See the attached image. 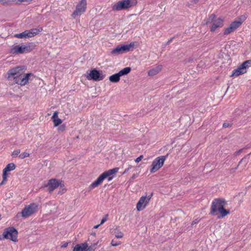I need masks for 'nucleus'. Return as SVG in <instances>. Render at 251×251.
Wrapping results in <instances>:
<instances>
[{"instance_id":"a211bd4d","label":"nucleus","mask_w":251,"mask_h":251,"mask_svg":"<svg viewBox=\"0 0 251 251\" xmlns=\"http://www.w3.org/2000/svg\"><path fill=\"white\" fill-rule=\"evenodd\" d=\"M105 178H106V177L103 173L98 177V178L94 182H93L90 185V187L91 188H94L98 186L100 184L102 183L103 180Z\"/></svg>"},{"instance_id":"cd10ccee","label":"nucleus","mask_w":251,"mask_h":251,"mask_svg":"<svg viewBox=\"0 0 251 251\" xmlns=\"http://www.w3.org/2000/svg\"><path fill=\"white\" fill-rule=\"evenodd\" d=\"M118 170H119L118 168H115L109 170L107 171H105V172H103V174L105 175V176L107 178L108 176H111L113 174L118 172Z\"/></svg>"},{"instance_id":"ddd939ff","label":"nucleus","mask_w":251,"mask_h":251,"mask_svg":"<svg viewBox=\"0 0 251 251\" xmlns=\"http://www.w3.org/2000/svg\"><path fill=\"white\" fill-rule=\"evenodd\" d=\"M241 25V22H237L236 21L232 22L229 26L225 29L224 31L225 35H227L231 32H233L234 30L236 29L238 27H239Z\"/></svg>"},{"instance_id":"4d7b16f0","label":"nucleus","mask_w":251,"mask_h":251,"mask_svg":"<svg viewBox=\"0 0 251 251\" xmlns=\"http://www.w3.org/2000/svg\"><path fill=\"white\" fill-rule=\"evenodd\" d=\"M100 225V224L96 225V226H94V228H97Z\"/></svg>"},{"instance_id":"e433bc0d","label":"nucleus","mask_w":251,"mask_h":251,"mask_svg":"<svg viewBox=\"0 0 251 251\" xmlns=\"http://www.w3.org/2000/svg\"><path fill=\"white\" fill-rule=\"evenodd\" d=\"M114 234L116 238H121L123 237L124 234L122 232H116V231L114 232Z\"/></svg>"},{"instance_id":"423d86ee","label":"nucleus","mask_w":251,"mask_h":251,"mask_svg":"<svg viewBox=\"0 0 251 251\" xmlns=\"http://www.w3.org/2000/svg\"><path fill=\"white\" fill-rule=\"evenodd\" d=\"M38 204L32 203L26 206L21 212L22 216L26 218L35 213L37 210Z\"/></svg>"},{"instance_id":"2eb2a0df","label":"nucleus","mask_w":251,"mask_h":251,"mask_svg":"<svg viewBox=\"0 0 251 251\" xmlns=\"http://www.w3.org/2000/svg\"><path fill=\"white\" fill-rule=\"evenodd\" d=\"M250 154H251V152L244 156L239 162L238 164L237 165V167H239L240 166H241L242 170H244L247 167L248 164L249 162V155Z\"/></svg>"},{"instance_id":"4be33fe9","label":"nucleus","mask_w":251,"mask_h":251,"mask_svg":"<svg viewBox=\"0 0 251 251\" xmlns=\"http://www.w3.org/2000/svg\"><path fill=\"white\" fill-rule=\"evenodd\" d=\"M245 73H246V70H244L242 68V67L240 65V66L238 68H237L233 71L232 73L230 76H237L240 75L244 74Z\"/></svg>"},{"instance_id":"6ab92c4d","label":"nucleus","mask_w":251,"mask_h":251,"mask_svg":"<svg viewBox=\"0 0 251 251\" xmlns=\"http://www.w3.org/2000/svg\"><path fill=\"white\" fill-rule=\"evenodd\" d=\"M224 20L222 18H219L212 25L210 30L212 32L215 31L218 27L223 25Z\"/></svg>"},{"instance_id":"58836bf2","label":"nucleus","mask_w":251,"mask_h":251,"mask_svg":"<svg viewBox=\"0 0 251 251\" xmlns=\"http://www.w3.org/2000/svg\"><path fill=\"white\" fill-rule=\"evenodd\" d=\"M20 153V150H15L12 154V156L13 157H16L19 153Z\"/></svg>"},{"instance_id":"f3484780","label":"nucleus","mask_w":251,"mask_h":251,"mask_svg":"<svg viewBox=\"0 0 251 251\" xmlns=\"http://www.w3.org/2000/svg\"><path fill=\"white\" fill-rule=\"evenodd\" d=\"M105 178H106V177L103 173L98 177V178L94 182H93L90 185V187L91 188H94L98 186L100 184L102 183L103 180Z\"/></svg>"},{"instance_id":"0eeeda50","label":"nucleus","mask_w":251,"mask_h":251,"mask_svg":"<svg viewBox=\"0 0 251 251\" xmlns=\"http://www.w3.org/2000/svg\"><path fill=\"white\" fill-rule=\"evenodd\" d=\"M86 0H81L76 5L75 10L72 14V16L75 18L77 16L81 15L86 9Z\"/></svg>"},{"instance_id":"f257e3e1","label":"nucleus","mask_w":251,"mask_h":251,"mask_svg":"<svg viewBox=\"0 0 251 251\" xmlns=\"http://www.w3.org/2000/svg\"><path fill=\"white\" fill-rule=\"evenodd\" d=\"M226 201L224 199L218 198L215 199L211 204L210 214L212 215H217L219 212L222 217H224L229 213V210L225 209V206Z\"/></svg>"},{"instance_id":"f8f14e48","label":"nucleus","mask_w":251,"mask_h":251,"mask_svg":"<svg viewBox=\"0 0 251 251\" xmlns=\"http://www.w3.org/2000/svg\"><path fill=\"white\" fill-rule=\"evenodd\" d=\"M61 182L60 180L52 178L49 180L46 186L48 187L49 191L51 192L57 188Z\"/></svg>"},{"instance_id":"393cba45","label":"nucleus","mask_w":251,"mask_h":251,"mask_svg":"<svg viewBox=\"0 0 251 251\" xmlns=\"http://www.w3.org/2000/svg\"><path fill=\"white\" fill-rule=\"evenodd\" d=\"M42 30V28H32L29 30H27V32H28L29 37L30 38V37L34 36L35 35H36Z\"/></svg>"},{"instance_id":"603ef678","label":"nucleus","mask_w":251,"mask_h":251,"mask_svg":"<svg viewBox=\"0 0 251 251\" xmlns=\"http://www.w3.org/2000/svg\"><path fill=\"white\" fill-rule=\"evenodd\" d=\"M13 1H16V2H24V0H13Z\"/></svg>"},{"instance_id":"f03ea898","label":"nucleus","mask_w":251,"mask_h":251,"mask_svg":"<svg viewBox=\"0 0 251 251\" xmlns=\"http://www.w3.org/2000/svg\"><path fill=\"white\" fill-rule=\"evenodd\" d=\"M137 3L136 0H123L116 3L112 8L113 10L120 11L134 6Z\"/></svg>"},{"instance_id":"c9c22d12","label":"nucleus","mask_w":251,"mask_h":251,"mask_svg":"<svg viewBox=\"0 0 251 251\" xmlns=\"http://www.w3.org/2000/svg\"><path fill=\"white\" fill-rule=\"evenodd\" d=\"M29 156V153H27L26 152H22L21 154H20L19 157L21 159H24L25 157H28Z\"/></svg>"},{"instance_id":"412c9836","label":"nucleus","mask_w":251,"mask_h":251,"mask_svg":"<svg viewBox=\"0 0 251 251\" xmlns=\"http://www.w3.org/2000/svg\"><path fill=\"white\" fill-rule=\"evenodd\" d=\"M51 119H52L53 122L54 123V126L55 127L58 126L62 122V120L58 118V112L57 111L54 112Z\"/></svg>"},{"instance_id":"6e6d98bb","label":"nucleus","mask_w":251,"mask_h":251,"mask_svg":"<svg viewBox=\"0 0 251 251\" xmlns=\"http://www.w3.org/2000/svg\"><path fill=\"white\" fill-rule=\"evenodd\" d=\"M4 239H5V238L3 237V235H2V236H0V240H2Z\"/></svg>"},{"instance_id":"2f4dec72","label":"nucleus","mask_w":251,"mask_h":251,"mask_svg":"<svg viewBox=\"0 0 251 251\" xmlns=\"http://www.w3.org/2000/svg\"><path fill=\"white\" fill-rule=\"evenodd\" d=\"M100 240H98L96 242L91 244V245L86 249L85 251H95L97 248V246L99 243Z\"/></svg>"},{"instance_id":"39448f33","label":"nucleus","mask_w":251,"mask_h":251,"mask_svg":"<svg viewBox=\"0 0 251 251\" xmlns=\"http://www.w3.org/2000/svg\"><path fill=\"white\" fill-rule=\"evenodd\" d=\"M18 231L14 227H9L5 228L3 232V237L6 239L16 242H17Z\"/></svg>"},{"instance_id":"aec40b11","label":"nucleus","mask_w":251,"mask_h":251,"mask_svg":"<svg viewBox=\"0 0 251 251\" xmlns=\"http://www.w3.org/2000/svg\"><path fill=\"white\" fill-rule=\"evenodd\" d=\"M12 54H22L25 53L23 45H16L13 47L10 51Z\"/></svg>"},{"instance_id":"1a4fd4ad","label":"nucleus","mask_w":251,"mask_h":251,"mask_svg":"<svg viewBox=\"0 0 251 251\" xmlns=\"http://www.w3.org/2000/svg\"><path fill=\"white\" fill-rule=\"evenodd\" d=\"M152 196V193H151V195L149 196L148 197H147L146 196L141 197L137 203V210L138 211H141L143 208H144L146 205L149 203Z\"/></svg>"},{"instance_id":"f704fd0d","label":"nucleus","mask_w":251,"mask_h":251,"mask_svg":"<svg viewBox=\"0 0 251 251\" xmlns=\"http://www.w3.org/2000/svg\"><path fill=\"white\" fill-rule=\"evenodd\" d=\"M11 2H13V0H0V4L2 5H7Z\"/></svg>"},{"instance_id":"c756f323","label":"nucleus","mask_w":251,"mask_h":251,"mask_svg":"<svg viewBox=\"0 0 251 251\" xmlns=\"http://www.w3.org/2000/svg\"><path fill=\"white\" fill-rule=\"evenodd\" d=\"M139 44L137 42H131L129 44L126 45V47H127V51H129L131 50H133V49L136 48L138 47Z\"/></svg>"},{"instance_id":"7ed1b4c3","label":"nucleus","mask_w":251,"mask_h":251,"mask_svg":"<svg viewBox=\"0 0 251 251\" xmlns=\"http://www.w3.org/2000/svg\"><path fill=\"white\" fill-rule=\"evenodd\" d=\"M25 66H17L14 68L10 69L7 73L5 78L9 81H15L18 78L20 75L23 73V70L25 69Z\"/></svg>"},{"instance_id":"6e6552de","label":"nucleus","mask_w":251,"mask_h":251,"mask_svg":"<svg viewBox=\"0 0 251 251\" xmlns=\"http://www.w3.org/2000/svg\"><path fill=\"white\" fill-rule=\"evenodd\" d=\"M105 77V75L103 74L102 71L93 69L90 71L89 76H87V78L89 80L98 81L103 79Z\"/></svg>"},{"instance_id":"5fc2aeb1","label":"nucleus","mask_w":251,"mask_h":251,"mask_svg":"<svg viewBox=\"0 0 251 251\" xmlns=\"http://www.w3.org/2000/svg\"><path fill=\"white\" fill-rule=\"evenodd\" d=\"M107 179H108V180L109 181H110V180H111L112 179L113 177H112V176H108V177H107Z\"/></svg>"},{"instance_id":"5701e85b","label":"nucleus","mask_w":251,"mask_h":251,"mask_svg":"<svg viewBox=\"0 0 251 251\" xmlns=\"http://www.w3.org/2000/svg\"><path fill=\"white\" fill-rule=\"evenodd\" d=\"M87 248L88 244L87 243L77 244L74 248L73 251H85Z\"/></svg>"},{"instance_id":"c03bdc74","label":"nucleus","mask_w":251,"mask_h":251,"mask_svg":"<svg viewBox=\"0 0 251 251\" xmlns=\"http://www.w3.org/2000/svg\"><path fill=\"white\" fill-rule=\"evenodd\" d=\"M143 158V155H140L139 157H137V158L135 159V161L136 162H137V163H138V162H139L142 160V159Z\"/></svg>"},{"instance_id":"bf43d9fd","label":"nucleus","mask_w":251,"mask_h":251,"mask_svg":"<svg viewBox=\"0 0 251 251\" xmlns=\"http://www.w3.org/2000/svg\"><path fill=\"white\" fill-rule=\"evenodd\" d=\"M91 235H92L93 236H96V233L95 232H93L91 233Z\"/></svg>"},{"instance_id":"c85d7f7f","label":"nucleus","mask_w":251,"mask_h":251,"mask_svg":"<svg viewBox=\"0 0 251 251\" xmlns=\"http://www.w3.org/2000/svg\"><path fill=\"white\" fill-rule=\"evenodd\" d=\"M131 69L130 67H126V68H124L123 69H122V70L118 72V74L120 76L125 75H126L128 74H129L130 73V72L131 71Z\"/></svg>"},{"instance_id":"9b49d317","label":"nucleus","mask_w":251,"mask_h":251,"mask_svg":"<svg viewBox=\"0 0 251 251\" xmlns=\"http://www.w3.org/2000/svg\"><path fill=\"white\" fill-rule=\"evenodd\" d=\"M31 75V73H27L24 75H23V73H21V75H20L18 78L14 83V84H18L19 85L23 86L25 85L29 79V76Z\"/></svg>"},{"instance_id":"473e14b6","label":"nucleus","mask_w":251,"mask_h":251,"mask_svg":"<svg viewBox=\"0 0 251 251\" xmlns=\"http://www.w3.org/2000/svg\"><path fill=\"white\" fill-rule=\"evenodd\" d=\"M242 68L246 70V69L250 66H251V60H248L244 61L240 65Z\"/></svg>"},{"instance_id":"3c124183","label":"nucleus","mask_w":251,"mask_h":251,"mask_svg":"<svg viewBox=\"0 0 251 251\" xmlns=\"http://www.w3.org/2000/svg\"><path fill=\"white\" fill-rule=\"evenodd\" d=\"M130 168H131V167H128V168L125 169V171L124 172V174H125V173L128 172Z\"/></svg>"},{"instance_id":"20e7f679","label":"nucleus","mask_w":251,"mask_h":251,"mask_svg":"<svg viewBox=\"0 0 251 251\" xmlns=\"http://www.w3.org/2000/svg\"><path fill=\"white\" fill-rule=\"evenodd\" d=\"M168 156V154H167L166 155H162L156 157L152 162L151 173H153L161 168L163 166L164 161Z\"/></svg>"},{"instance_id":"bb28decb","label":"nucleus","mask_w":251,"mask_h":251,"mask_svg":"<svg viewBox=\"0 0 251 251\" xmlns=\"http://www.w3.org/2000/svg\"><path fill=\"white\" fill-rule=\"evenodd\" d=\"M120 77L121 76H120L118 73L110 76L109 77V81L111 82L116 83L120 81Z\"/></svg>"},{"instance_id":"a878e982","label":"nucleus","mask_w":251,"mask_h":251,"mask_svg":"<svg viewBox=\"0 0 251 251\" xmlns=\"http://www.w3.org/2000/svg\"><path fill=\"white\" fill-rule=\"evenodd\" d=\"M25 52H29L32 50L35 47V44L29 43L27 44L23 45Z\"/></svg>"},{"instance_id":"37998d69","label":"nucleus","mask_w":251,"mask_h":251,"mask_svg":"<svg viewBox=\"0 0 251 251\" xmlns=\"http://www.w3.org/2000/svg\"><path fill=\"white\" fill-rule=\"evenodd\" d=\"M108 216L107 214L105 215V217H103L102 220H101L100 223V225L103 224L107 220V216Z\"/></svg>"},{"instance_id":"9d476101","label":"nucleus","mask_w":251,"mask_h":251,"mask_svg":"<svg viewBox=\"0 0 251 251\" xmlns=\"http://www.w3.org/2000/svg\"><path fill=\"white\" fill-rule=\"evenodd\" d=\"M16 168V165L13 163L7 164L5 168L3 170L2 181L0 183V185L4 184L7 180V172L14 170Z\"/></svg>"},{"instance_id":"4c0bfd02","label":"nucleus","mask_w":251,"mask_h":251,"mask_svg":"<svg viewBox=\"0 0 251 251\" xmlns=\"http://www.w3.org/2000/svg\"><path fill=\"white\" fill-rule=\"evenodd\" d=\"M66 126L65 125H62L58 128V131L59 132H63L65 130Z\"/></svg>"},{"instance_id":"4468645a","label":"nucleus","mask_w":251,"mask_h":251,"mask_svg":"<svg viewBox=\"0 0 251 251\" xmlns=\"http://www.w3.org/2000/svg\"><path fill=\"white\" fill-rule=\"evenodd\" d=\"M127 47H126V45H122L121 46H118L111 51L112 54H119L128 51Z\"/></svg>"},{"instance_id":"a19ab883","label":"nucleus","mask_w":251,"mask_h":251,"mask_svg":"<svg viewBox=\"0 0 251 251\" xmlns=\"http://www.w3.org/2000/svg\"><path fill=\"white\" fill-rule=\"evenodd\" d=\"M120 242L118 243L117 242L115 241L114 240H112L111 242V246H114V247H116V246L120 245Z\"/></svg>"},{"instance_id":"09e8293b","label":"nucleus","mask_w":251,"mask_h":251,"mask_svg":"<svg viewBox=\"0 0 251 251\" xmlns=\"http://www.w3.org/2000/svg\"><path fill=\"white\" fill-rule=\"evenodd\" d=\"M68 245V243L67 242H65L61 245V248H66L67 247Z\"/></svg>"},{"instance_id":"13d9d810","label":"nucleus","mask_w":251,"mask_h":251,"mask_svg":"<svg viewBox=\"0 0 251 251\" xmlns=\"http://www.w3.org/2000/svg\"><path fill=\"white\" fill-rule=\"evenodd\" d=\"M199 0H193V2L195 3H197Z\"/></svg>"},{"instance_id":"72a5a7b5","label":"nucleus","mask_w":251,"mask_h":251,"mask_svg":"<svg viewBox=\"0 0 251 251\" xmlns=\"http://www.w3.org/2000/svg\"><path fill=\"white\" fill-rule=\"evenodd\" d=\"M216 15L214 14L210 15L207 20L206 24L207 25L208 23L212 22L216 18Z\"/></svg>"},{"instance_id":"864d4df0","label":"nucleus","mask_w":251,"mask_h":251,"mask_svg":"<svg viewBox=\"0 0 251 251\" xmlns=\"http://www.w3.org/2000/svg\"><path fill=\"white\" fill-rule=\"evenodd\" d=\"M136 176H137L136 175L133 174L132 175V176H131V179H134V178H135L136 177Z\"/></svg>"},{"instance_id":"79ce46f5","label":"nucleus","mask_w":251,"mask_h":251,"mask_svg":"<svg viewBox=\"0 0 251 251\" xmlns=\"http://www.w3.org/2000/svg\"><path fill=\"white\" fill-rule=\"evenodd\" d=\"M243 150H244V149H240L239 150L235 151L233 154L234 156H237V155H238L239 153H241L243 151Z\"/></svg>"},{"instance_id":"ea45409f","label":"nucleus","mask_w":251,"mask_h":251,"mask_svg":"<svg viewBox=\"0 0 251 251\" xmlns=\"http://www.w3.org/2000/svg\"><path fill=\"white\" fill-rule=\"evenodd\" d=\"M239 21H236L237 22H241V24L246 19V17L245 15H242L238 18Z\"/></svg>"},{"instance_id":"b1692460","label":"nucleus","mask_w":251,"mask_h":251,"mask_svg":"<svg viewBox=\"0 0 251 251\" xmlns=\"http://www.w3.org/2000/svg\"><path fill=\"white\" fill-rule=\"evenodd\" d=\"M162 68V65H158V66H156L155 68L150 70L148 72L149 75L153 76V75H156L161 70Z\"/></svg>"},{"instance_id":"a18cd8bd","label":"nucleus","mask_w":251,"mask_h":251,"mask_svg":"<svg viewBox=\"0 0 251 251\" xmlns=\"http://www.w3.org/2000/svg\"><path fill=\"white\" fill-rule=\"evenodd\" d=\"M231 126V125L228 123H225L223 125V126L225 128L230 126Z\"/></svg>"},{"instance_id":"49530a36","label":"nucleus","mask_w":251,"mask_h":251,"mask_svg":"<svg viewBox=\"0 0 251 251\" xmlns=\"http://www.w3.org/2000/svg\"><path fill=\"white\" fill-rule=\"evenodd\" d=\"M200 222V220H199L198 219H195V220H194L192 222V224L191 225L193 226V225H194L195 224H197L198 223H199Z\"/></svg>"},{"instance_id":"8fccbe9b","label":"nucleus","mask_w":251,"mask_h":251,"mask_svg":"<svg viewBox=\"0 0 251 251\" xmlns=\"http://www.w3.org/2000/svg\"><path fill=\"white\" fill-rule=\"evenodd\" d=\"M174 38H175V37H172V38H170V39L168 41V42L166 43V45H169V44H170V43L172 41L173 39Z\"/></svg>"},{"instance_id":"7c9ffc66","label":"nucleus","mask_w":251,"mask_h":251,"mask_svg":"<svg viewBox=\"0 0 251 251\" xmlns=\"http://www.w3.org/2000/svg\"><path fill=\"white\" fill-rule=\"evenodd\" d=\"M14 37L18 38H29L27 30H25V31L19 34H16L14 35Z\"/></svg>"},{"instance_id":"de8ad7c7","label":"nucleus","mask_w":251,"mask_h":251,"mask_svg":"<svg viewBox=\"0 0 251 251\" xmlns=\"http://www.w3.org/2000/svg\"><path fill=\"white\" fill-rule=\"evenodd\" d=\"M238 168V167H237V166L234 168H232L230 170V172L231 173H234L235 170H236Z\"/></svg>"},{"instance_id":"dca6fc26","label":"nucleus","mask_w":251,"mask_h":251,"mask_svg":"<svg viewBox=\"0 0 251 251\" xmlns=\"http://www.w3.org/2000/svg\"><path fill=\"white\" fill-rule=\"evenodd\" d=\"M105 178H106V177L103 173L98 177V178L94 182H93L90 185V187L91 188H94L98 186L100 184L102 183L103 180Z\"/></svg>"},{"instance_id":"680f3d73","label":"nucleus","mask_w":251,"mask_h":251,"mask_svg":"<svg viewBox=\"0 0 251 251\" xmlns=\"http://www.w3.org/2000/svg\"><path fill=\"white\" fill-rule=\"evenodd\" d=\"M63 192H62V193L58 192V194H63Z\"/></svg>"},{"instance_id":"052dcab7","label":"nucleus","mask_w":251,"mask_h":251,"mask_svg":"<svg viewBox=\"0 0 251 251\" xmlns=\"http://www.w3.org/2000/svg\"><path fill=\"white\" fill-rule=\"evenodd\" d=\"M193 61V59H189L188 60V61H189V62H190V61Z\"/></svg>"}]
</instances>
